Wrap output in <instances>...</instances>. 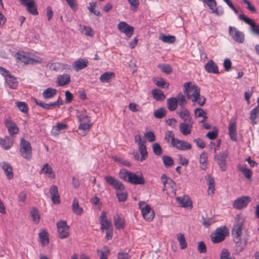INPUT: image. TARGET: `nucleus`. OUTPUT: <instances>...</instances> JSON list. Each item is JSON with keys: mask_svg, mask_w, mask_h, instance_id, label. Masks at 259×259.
Wrapping results in <instances>:
<instances>
[{"mask_svg": "<svg viewBox=\"0 0 259 259\" xmlns=\"http://www.w3.org/2000/svg\"><path fill=\"white\" fill-rule=\"evenodd\" d=\"M200 88L191 82L184 84V93L188 99L193 102V105L202 106L204 105L206 99L204 97L200 96Z\"/></svg>", "mask_w": 259, "mask_h": 259, "instance_id": "1", "label": "nucleus"}, {"mask_svg": "<svg viewBox=\"0 0 259 259\" xmlns=\"http://www.w3.org/2000/svg\"><path fill=\"white\" fill-rule=\"evenodd\" d=\"M119 176L121 179L133 185H144L145 183L142 173L137 174L125 169H121L119 172Z\"/></svg>", "mask_w": 259, "mask_h": 259, "instance_id": "2", "label": "nucleus"}, {"mask_svg": "<svg viewBox=\"0 0 259 259\" xmlns=\"http://www.w3.org/2000/svg\"><path fill=\"white\" fill-rule=\"evenodd\" d=\"M77 117L79 122L77 133L81 136H84L89 132L92 123L89 117L84 112H78Z\"/></svg>", "mask_w": 259, "mask_h": 259, "instance_id": "3", "label": "nucleus"}, {"mask_svg": "<svg viewBox=\"0 0 259 259\" xmlns=\"http://www.w3.org/2000/svg\"><path fill=\"white\" fill-rule=\"evenodd\" d=\"M235 220V222L232 228V234L233 238H240L242 234L245 218L240 213L236 215Z\"/></svg>", "mask_w": 259, "mask_h": 259, "instance_id": "4", "label": "nucleus"}, {"mask_svg": "<svg viewBox=\"0 0 259 259\" xmlns=\"http://www.w3.org/2000/svg\"><path fill=\"white\" fill-rule=\"evenodd\" d=\"M139 206L144 219L148 222L152 221L154 218L155 213L151 207L144 201H140Z\"/></svg>", "mask_w": 259, "mask_h": 259, "instance_id": "5", "label": "nucleus"}, {"mask_svg": "<svg viewBox=\"0 0 259 259\" xmlns=\"http://www.w3.org/2000/svg\"><path fill=\"white\" fill-rule=\"evenodd\" d=\"M229 234V231L226 226H222L217 228L215 232L211 235V241L214 243H217L223 241L226 236Z\"/></svg>", "mask_w": 259, "mask_h": 259, "instance_id": "6", "label": "nucleus"}, {"mask_svg": "<svg viewBox=\"0 0 259 259\" xmlns=\"http://www.w3.org/2000/svg\"><path fill=\"white\" fill-rule=\"evenodd\" d=\"M229 34L233 40L239 44H242L245 40L243 32L239 30L235 27L230 26L228 28Z\"/></svg>", "mask_w": 259, "mask_h": 259, "instance_id": "7", "label": "nucleus"}, {"mask_svg": "<svg viewBox=\"0 0 259 259\" xmlns=\"http://www.w3.org/2000/svg\"><path fill=\"white\" fill-rule=\"evenodd\" d=\"M58 236L60 239L67 238L69 235V227L65 221L61 220L56 224Z\"/></svg>", "mask_w": 259, "mask_h": 259, "instance_id": "8", "label": "nucleus"}, {"mask_svg": "<svg viewBox=\"0 0 259 259\" xmlns=\"http://www.w3.org/2000/svg\"><path fill=\"white\" fill-rule=\"evenodd\" d=\"M20 147L22 156L26 159H30L32 156V148L30 143L22 139L21 140Z\"/></svg>", "mask_w": 259, "mask_h": 259, "instance_id": "9", "label": "nucleus"}, {"mask_svg": "<svg viewBox=\"0 0 259 259\" xmlns=\"http://www.w3.org/2000/svg\"><path fill=\"white\" fill-rule=\"evenodd\" d=\"M105 181L116 191H123L124 189L123 184L118 180L110 176L105 177Z\"/></svg>", "mask_w": 259, "mask_h": 259, "instance_id": "10", "label": "nucleus"}, {"mask_svg": "<svg viewBox=\"0 0 259 259\" xmlns=\"http://www.w3.org/2000/svg\"><path fill=\"white\" fill-rule=\"evenodd\" d=\"M33 100L36 105L39 106L46 110H52L56 107H59L60 105H63L62 101L59 100V99L54 102L50 103H46L42 101H38L36 99H34Z\"/></svg>", "mask_w": 259, "mask_h": 259, "instance_id": "11", "label": "nucleus"}, {"mask_svg": "<svg viewBox=\"0 0 259 259\" xmlns=\"http://www.w3.org/2000/svg\"><path fill=\"white\" fill-rule=\"evenodd\" d=\"M251 200V198L249 196H242L234 201L233 206L235 209H241L246 207Z\"/></svg>", "mask_w": 259, "mask_h": 259, "instance_id": "12", "label": "nucleus"}, {"mask_svg": "<svg viewBox=\"0 0 259 259\" xmlns=\"http://www.w3.org/2000/svg\"><path fill=\"white\" fill-rule=\"evenodd\" d=\"M161 181L163 183V190L169 189L171 192L175 191V182L170 178L167 177L165 174L162 175Z\"/></svg>", "mask_w": 259, "mask_h": 259, "instance_id": "13", "label": "nucleus"}, {"mask_svg": "<svg viewBox=\"0 0 259 259\" xmlns=\"http://www.w3.org/2000/svg\"><path fill=\"white\" fill-rule=\"evenodd\" d=\"M20 4L26 7L27 11L33 15H37L38 11L33 0H18Z\"/></svg>", "mask_w": 259, "mask_h": 259, "instance_id": "14", "label": "nucleus"}, {"mask_svg": "<svg viewBox=\"0 0 259 259\" xmlns=\"http://www.w3.org/2000/svg\"><path fill=\"white\" fill-rule=\"evenodd\" d=\"M228 131V133L230 139L233 141H237L238 140V137L235 118L232 117L231 119L229 124Z\"/></svg>", "mask_w": 259, "mask_h": 259, "instance_id": "15", "label": "nucleus"}, {"mask_svg": "<svg viewBox=\"0 0 259 259\" xmlns=\"http://www.w3.org/2000/svg\"><path fill=\"white\" fill-rule=\"evenodd\" d=\"M117 28L122 33H124L127 37H131L134 33V27L130 26L125 22H120L118 23Z\"/></svg>", "mask_w": 259, "mask_h": 259, "instance_id": "16", "label": "nucleus"}, {"mask_svg": "<svg viewBox=\"0 0 259 259\" xmlns=\"http://www.w3.org/2000/svg\"><path fill=\"white\" fill-rule=\"evenodd\" d=\"M202 1L212 11V13L218 15H222L224 14V11L222 8L217 7L215 0H202Z\"/></svg>", "mask_w": 259, "mask_h": 259, "instance_id": "17", "label": "nucleus"}, {"mask_svg": "<svg viewBox=\"0 0 259 259\" xmlns=\"http://www.w3.org/2000/svg\"><path fill=\"white\" fill-rule=\"evenodd\" d=\"M171 145L172 147L181 151L189 150L192 148L191 145L190 143L178 139H176Z\"/></svg>", "mask_w": 259, "mask_h": 259, "instance_id": "18", "label": "nucleus"}, {"mask_svg": "<svg viewBox=\"0 0 259 259\" xmlns=\"http://www.w3.org/2000/svg\"><path fill=\"white\" fill-rule=\"evenodd\" d=\"M99 222L101 225V230L104 231V230H107L111 228L112 224L110 221L107 219L106 212L103 211L99 217Z\"/></svg>", "mask_w": 259, "mask_h": 259, "instance_id": "19", "label": "nucleus"}, {"mask_svg": "<svg viewBox=\"0 0 259 259\" xmlns=\"http://www.w3.org/2000/svg\"><path fill=\"white\" fill-rule=\"evenodd\" d=\"M233 240L235 243V249L237 253H239L243 251L245 248L247 243L246 239H241L240 238H233Z\"/></svg>", "mask_w": 259, "mask_h": 259, "instance_id": "20", "label": "nucleus"}, {"mask_svg": "<svg viewBox=\"0 0 259 259\" xmlns=\"http://www.w3.org/2000/svg\"><path fill=\"white\" fill-rule=\"evenodd\" d=\"M5 124L10 135L13 136L19 132V128L16 123L11 119H7L5 120Z\"/></svg>", "mask_w": 259, "mask_h": 259, "instance_id": "21", "label": "nucleus"}, {"mask_svg": "<svg viewBox=\"0 0 259 259\" xmlns=\"http://www.w3.org/2000/svg\"><path fill=\"white\" fill-rule=\"evenodd\" d=\"M50 193L53 203L56 204H59L60 199L57 186L56 185L52 186L50 189Z\"/></svg>", "mask_w": 259, "mask_h": 259, "instance_id": "22", "label": "nucleus"}, {"mask_svg": "<svg viewBox=\"0 0 259 259\" xmlns=\"http://www.w3.org/2000/svg\"><path fill=\"white\" fill-rule=\"evenodd\" d=\"M71 76L68 74H63L59 75L56 79V83L58 86L62 87L66 85L70 82Z\"/></svg>", "mask_w": 259, "mask_h": 259, "instance_id": "23", "label": "nucleus"}, {"mask_svg": "<svg viewBox=\"0 0 259 259\" xmlns=\"http://www.w3.org/2000/svg\"><path fill=\"white\" fill-rule=\"evenodd\" d=\"M193 121L185 122L180 125V130L183 135L186 136L190 134L192 131Z\"/></svg>", "mask_w": 259, "mask_h": 259, "instance_id": "24", "label": "nucleus"}, {"mask_svg": "<svg viewBox=\"0 0 259 259\" xmlns=\"http://www.w3.org/2000/svg\"><path fill=\"white\" fill-rule=\"evenodd\" d=\"M88 64L87 59H79L73 62L72 67L76 71H78L85 68Z\"/></svg>", "mask_w": 259, "mask_h": 259, "instance_id": "25", "label": "nucleus"}, {"mask_svg": "<svg viewBox=\"0 0 259 259\" xmlns=\"http://www.w3.org/2000/svg\"><path fill=\"white\" fill-rule=\"evenodd\" d=\"M176 200L181 205V206L183 207H187L191 209L193 207L192 201L188 196L178 197Z\"/></svg>", "mask_w": 259, "mask_h": 259, "instance_id": "26", "label": "nucleus"}, {"mask_svg": "<svg viewBox=\"0 0 259 259\" xmlns=\"http://www.w3.org/2000/svg\"><path fill=\"white\" fill-rule=\"evenodd\" d=\"M249 119L251 123L254 125L256 124L259 120V107L256 106L250 112Z\"/></svg>", "mask_w": 259, "mask_h": 259, "instance_id": "27", "label": "nucleus"}, {"mask_svg": "<svg viewBox=\"0 0 259 259\" xmlns=\"http://www.w3.org/2000/svg\"><path fill=\"white\" fill-rule=\"evenodd\" d=\"M49 66L50 69L55 71H60L70 69L69 65L60 62L51 63Z\"/></svg>", "mask_w": 259, "mask_h": 259, "instance_id": "28", "label": "nucleus"}, {"mask_svg": "<svg viewBox=\"0 0 259 259\" xmlns=\"http://www.w3.org/2000/svg\"><path fill=\"white\" fill-rule=\"evenodd\" d=\"M0 166L4 170L7 178L8 179H12L14 175L12 167L10 164L6 162H3L0 163Z\"/></svg>", "mask_w": 259, "mask_h": 259, "instance_id": "29", "label": "nucleus"}, {"mask_svg": "<svg viewBox=\"0 0 259 259\" xmlns=\"http://www.w3.org/2000/svg\"><path fill=\"white\" fill-rule=\"evenodd\" d=\"M41 173L44 174L49 178L54 179L55 178V174L53 171L52 167L48 163L44 164L43 168L41 169Z\"/></svg>", "mask_w": 259, "mask_h": 259, "instance_id": "30", "label": "nucleus"}, {"mask_svg": "<svg viewBox=\"0 0 259 259\" xmlns=\"http://www.w3.org/2000/svg\"><path fill=\"white\" fill-rule=\"evenodd\" d=\"M71 208L73 212L78 215H80L83 212V210L79 205V202L76 198H74L72 201Z\"/></svg>", "mask_w": 259, "mask_h": 259, "instance_id": "31", "label": "nucleus"}, {"mask_svg": "<svg viewBox=\"0 0 259 259\" xmlns=\"http://www.w3.org/2000/svg\"><path fill=\"white\" fill-rule=\"evenodd\" d=\"M113 221L117 229H122L124 227V220L122 216L119 214H117L114 216Z\"/></svg>", "mask_w": 259, "mask_h": 259, "instance_id": "32", "label": "nucleus"}, {"mask_svg": "<svg viewBox=\"0 0 259 259\" xmlns=\"http://www.w3.org/2000/svg\"><path fill=\"white\" fill-rule=\"evenodd\" d=\"M205 69L206 71L209 73H219L218 66L212 60H210L207 62L205 64Z\"/></svg>", "mask_w": 259, "mask_h": 259, "instance_id": "33", "label": "nucleus"}, {"mask_svg": "<svg viewBox=\"0 0 259 259\" xmlns=\"http://www.w3.org/2000/svg\"><path fill=\"white\" fill-rule=\"evenodd\" d=\"M16 59L20 62L26 64H29L30 57L28 54L26 52L20 51L18 52L16 55Z\"/></svg>", "mask_w": 259, "mask_h": 259, "instance_id": "34", "label": "nucleus"}, {"mask_svg": "<svg viewBox=\"0 0 259 259\" xmlns=\"http://www.w3.org/2000/svg\"><path fill=\"white\" fill-rule=\"evenodd\" d=\"M205 179L208 186V194L209 195H212L215 190L214 180L209 175L206 176Z\"/></svg>", "mask_w": 259, "mask_h": 259, "instance_id": "35", "label": "nucleus"}, {"mask_svg": "<svg viewBox=\"0 0 259 259\" xmlns=\"http://www.w3.org/2000/svg\"><path fill=\"white\" fill-rule=\"evenodd\" d=\"M57 93V91L56 89L48 88L45 89L42 92V97L45 99H49L55 97Z\"/></svg>", "mask_w": 259, "mask_h": 259, "instance_id": "36", "label": "nucleus"}, {"mask_svg": "<svg viewBox=\"0 0 259 259\" xmlns=\"http://www.w3.org/2000/svg\"><path fill=\"white\" fill-rule=\"evenodd\" d=\"M180 117L185 122L193 121L190 116L189 111L186 109H183L178 112Z\"/></svg>", "mask_w": 259, "mask_h": 259, "instance_id": "37", "label": "nucleus"}, {"mask_svg": "<svg viewBox=\"0 0 259 259\" xmlns=\"http://www.w3.org/2000/svg\"><path fill=\"white\" fill-rule=\"evenodd\" d=\"M228 157L227 154H223L218 158V163L222 171H225L227 169L226 161Z\"/></svg>", "mask_w": 259, "mask_h": 259, "instance_id": "38", "label": "nucleus"}, {"mask_svg": "<svg viewBox=\"0 0 259 259\" xmlns=\"http://www.w3.org/2000/svg\"><path fill=\"white\" fill-rule=\"evenodd\" d=\"M13 142L11 139L6 136L4 139H0V145L3 149L8 150L10 149L13 145Z\"/></svg>", "mask_w": 259, "mask_h": 259, "instance_id": "39", "label": "nucleus"}, {"mask_svg": "<svg viewBox=\"0 0 259 259\" xmlns=\"http://www.w3.org/2000/svg\"><path fill=\"white\" fill-rule=\"evenodd\" d=\"M67 128V125L65 123H58L54 126L52 130V133L54 135H58L59 133Z\"/></svg>", "mask_w": 259, "mask_h": 259, "instance_id": "40", "label": "nucleus"}, {"mask_svg": "<svg viewBox=\"0 0 259 259\" xmlns=\"http://www.w3.org/2000/svg\"><path fill=\"white\" fill-rule=\"evenodd\" d=\"M159 39L164 43L173 44L176 41V37L174 35H166L161 33L159 35Z\"/></svg>", "mask_w": 259, "mask_h": 259, "instance_id": "41", "label": "nucleus"}, {"mask_svg": "<svg viewBox=\"0 0 259 259\" xmlns=\"http://www.w3.org/2000/svg\"><path fill=\"white\" fill-rule=\"evenodd\" d=\"M167 107L169 111H175L178 107L177 99L175 97L168 98L167 100Z\"/></svg>", "mask_w": 259, "mask_h": 259, "instance_id": "42", "label": "nucleus"}, {"mask_svg": "<svg viewBox=\"0 0 259 259\" xmlns=\"http://www.w3.org/2000/svg\"><path fill=\"white\" fill-rule=\"evenodd\" d=\"M238 168L240 171H241L244 176L249 179H250L252 176V171L247 167L245 165H239Z\"/></svg>", "mask_w": 259, "mask_h": 259, "instance_id": "43", "label": "nucleus"}, {"mask_svg": "<svg viewBox=\"0 0 259 259\" xmlns=\"http://www.w3.org/2000/svg\"><path fill=\"white\" fill-rule=\"evenodd\" d=\"M5 82L8 86L11 89H15L17 87L18 82L16 78L10 75L5 78Z\"/></svg>", "mask_w": 259, "mask_h": 259, "instance_id": "44", "label": "nucleus"}, {"mask_svg": "<svg viewBox=\"0 0 259 259\" xmlns=\"http://www.w3.org/2000/svg\"><path fill=\"white\" fill-rule=\"evenodd\" d=\"M151 94L153 96V97L156 101H163L165 98V96L163 92L162 91L157 89H153L151 91Z\"/></svg>", "mask_w": 259, "mask_h": 259, "instance_id": "45", "label": "nucleus"}, {"mask_svg": "<svg viewBox=\"0 0 259 259\" xmlns=\"http://www.w3.org/2000/svg\"><path fill=\"white\" fill-rule=\"evenodd\" d=\"M194 115L196 118L202 117L203 119L200 121L201 123H203L204 121L207 118V113L201 108H196L194 111Z\"/></svg>", "mask_w": 259, "mask_h": 259, "instance_id": "46", "label": "nucleus"}, {"mask_svg": "<svg viewBox=\"0 0 259 259\" xmlns=\"http://www.w3.org/2000/svg\"><path fill=\"white\" fill-rule=\"evenodd\" d=\"M38 235L40 242L43 245H47L49 244V239L47 231L45 230H42L38 234Z\"/></svg>", "mask_w": 259, "mask_h": 259, "instance_id": "47", "label": "nucleus"}, {"mask_svg": "<svg viewBox=\"0 0 259 259\" xmlns=\"http://www.w3.org/2000/svg\"><path fill=\"white\" fill-rule=\"evenodd\" d=\"M114 76V73L111 72H106L103 73L100 77L102 82H108Z\"/></svg>", "mask_w": 259, "mask_h": 259, "instance_id": "48", "label": "nucleus"}, {"mask_svg": "<svg viewBox=\"0 0 259 259\" xmlns=\"http://www.w3.org/2000/svg\"><path fill=\"white\" fill-rule=\"evenodd\" d=\"M207 156L205 153H202L200 155V165L202 170H205L207 168Z\"/></svg>", "mask_w": 259, "mask_h": 259, "instance_id": "49", "label": "nucleus"}, {"mask_svg": "<svg viewBox=\"0 0 259 259\" xmlns=\"http://www.w3.org/2000/svg\"><path fill=\"white\" fill-rule=\"evenodd\" d=\"M139 147V151L141 154V157L140 158V161L141 162H142L146 160V159L148 157V152L146 148V145H141V146L138 147Z\"/></svg>", "mask_w": 259, "mask_h": 259, "instance_id": "50", "label": "nucleus"}, {"mask_svg": "<svg viewBox=\"0 0 259 259\" xmlns=\"http://www.w3.org/2000/svg\"><path fill=\"white\" fill-rule=\"evenodd\" d=\"M80 29L81 32L85 35L93 36L94 34V31L90 27L80 25Z\"/></svg>", "mask_w": 259, "mask_h": 259, "instance_id": "51", "label": "nucleus"}, {"mask_svg": "<svg viewBox=\"0 0 259 259\" xmlns=\"http://www.w3.org/2000/svg\"><path fill=\"white\" fill-rule=\"evenodd\" d=\"M30 215L33 222L35 224H37L40 220V215L38 210L35 208H33L30 211Z\"/></svg>", "mask_w": 259, "mask_h": 259, "instance_id": "52", "label": "nucleus"}, {"mask_svg": "<svg viewBox=\"0 0 259 259\" xmlns=\"http://www.w3.org/2000/svg\"><path fill=\"white\" fill-rule=\"evenodd\" d=\"M177 238L179 242L181 248L182 249L186 248L187 246V244L184 235L181 233L178 234Z\"/></svg>", "mask_w": 259, "mask_h": 259, "instance_id": "53", "label": "nucleus"}, {"mask_svg": "<svg viewBox=\"0 0 259 259\" xmlns=\"http://www.w3.org/2000/svg\"><path fill=\"white\" fill-rule=\"evenodd\" d=\"M162 159L164 165L166 167H170L174 164L173 159L169 156L164 155L162 156Z\"/></svg>", "mask_w": 259, "mask_h": 259, "instance_id": "54", "label": "nucleus"}, {"mask_svg": "<svg viewBox=\"0 0 259 259\" xmlns=\"http://www.w3.org/2000/svg\"><path fill=\"white\" fill-rule=\"evenodd\" d=\"M153 152L157 156H160L162 154V149L160 145L157 143H154L152 146Z\"/></svg>", "mask_w": 259, "mask_h": 259, "instance_id": "55", "label": "nucleus"}, {"mask_svg": "<svg viewBox=\"0 0 259 259\" xmlns=\"http://www.w3.org/2000/svg\"><path fill=\"white\" fill-rule=\"evenodd\" d=\"M16 106L22 112L25 114L28 113V107L26 103L24 102H17Z\"/></svg>", "mask_w": 259, "mask_h": 259, "instance_id": "56", "label": "nucleus"}, {"mask_svg": "<svg viewBox=\"0 0 259 259\" xmlns=\"http://www.w3.org/2000/svg\"><path fill=\"white\" fill-rule=\"evenodd\" d=\"M166 114V110L163 108H160L154 111V115L157 118H161Z\"/></svg>", "mask_w": 259, "mask_h": 259, "instance_id": "57", "label": "nucleus"}, {"mask_svg": "<svg viewBox=\"0 0 259 259\" xmlns=\"http://www.w3.org/2000/svg\"><path fill=\"white\" fill-rule=\"evenodd\" d=\"M238 19L243 21L245 23L248 24L250 26L253 24L254 21L250 18L246 17L245 14L241 13L238 15Z\"/></svg>", "mask_w": 259, "mask_h": 259, "instance_id": "58", "label": "nucleus"}, {"mask_svg": "<svg viewBox=\"0 0 259 259\" xmlns=\"http://www.w3.org/2000/svg\"><path fill=\"white\" fill-rule=\"evenodd\" d=\"M164 140L168 142L170 141L172 145L174 141L176 140V138H175L174 133L171 131H167L165 134Z\"/></svg>", "mask_w": 259, "mask_h": 259, "instance_id": "59", "label": "nucleus"}, {"mask_svg": "<svg viewBox=\"0 0 259 259\" xmlns=\"http://www.w3.org/2000/svg\"><path fill=\"white\" fill-rule=\"evenodd\" d=\"M158 67L161 69V70L166 73L169 74L172 72V68L171 66L168 64H163L161 65H159Z\"/></svg>", "mask_w": 259, "mask_h": 259, "instance_id": "60", "label": "nucleus"}, {"mask_svg": "<svg viewBox=\"0 0 259 259\" xmlns=\"http://www.w3.org/2000/svg\"><path fill=\"white\" fill-rule=\"evenodd\" d=\"M178 104L179 105L183 107L185 106L187 103V101L185 96L181 93L178 94L177 96Z\"/></svg>", "mask_w": 259, "mask_h": 259, "instance_id": "61", "label": "nucleus"}, {"mask_svg": "<svg viewBox=\"0 0 259 259\" xmlns=\"http://www.w3.org/2000/svg\"><path fill=\"white\" fill-rule=\"evenodd\" d=\"M96 3L92 2L90 3L88 9L91 12L94 13L96 16H99L100 15V12L99 10H96Z\"/></svg>", "mask_w": 259, "mask_h": 259, "instance_id": "62", "label": "nucleus"}, {"mask_svg": "<svg viewBox=\"0 0 259 259\" xmlns=\"http://www.w3.org/2000/svg\"><path fill=\"white\" fill-rule=\"evenodd\" d=\"M105 251L97 250V252L100 254V259H108V256L109 253V249L104 247Z\"/></svg>", "mask_w": 259, "mask_h": 259, "instance_id": "63", "label": "nucleus"}, {"mask_svg": "<svg viewBox=\"0 0 259 259\" xmlns=\"http://www.w3.org/2000/svg\"><path fill=\"white\" fill-rule=\"evenodd\" d=\"M131 6V10L136 11L140 4L139 0H127Z\"/></svg>", "mask_w": 259, "mask_h": 259, "instance_id": "64", "label": "nucleus"}]
</instances>
